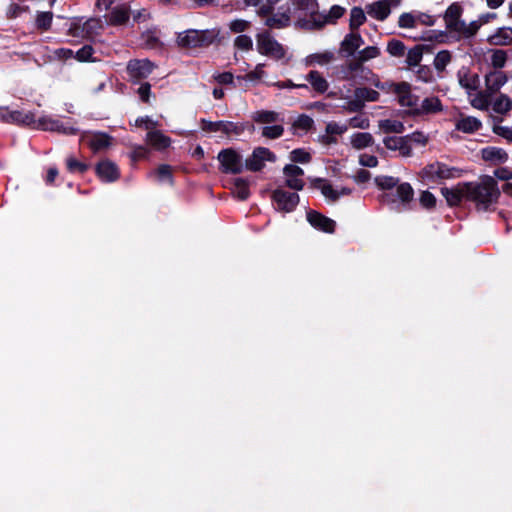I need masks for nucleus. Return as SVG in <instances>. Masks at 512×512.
Wrapping results in <instances>:
<instances>
[{
	"instance_id": "1",
	"label": "nucleus",
	"mask_w": 512,
	"mask_h": 512,
	"mask_svg": "<svg viewBox=\"0 0 512 512\" xmlns=\"http://www.w3.org/2000/svg\"><path fill=\"white\" fill-rule=\"evenodd\" d=\"M464 193L465 198L473 201L479 210H487L500 195L497 182L491 176L482 177L478 182L464 184Z\"/></svg>"
},
{
	"instance_id": "2",
	"label": "nucleus",
	"mask_w": 512,
	"mask_h": 512,
	"mask_svg": "<svg viewBox=\"0 0 512 512\" xmlns=\"http://www.w3.org/2000/svg\"><path fill=\"white\" fill-rule=\"evenodd\" d=\"M462 170L440 161H433L424 166L418 176L423 183L440 184L445 180L459 178Z\"/></svg>"
},
{
	"instance_id": "3",
	"label": "nucleus",
	"mask_w": 512,
	"mask_h": 512,
	"mask_svg": "<svg viewBox=\"0 0 512 512\" xmlns=\"http://www.w3.org/2000/svg\"><path fill=\"white\" fill-rule=\"evenodd\" d=\"M291 3L294 12L298 14L297 17L301 27L321 26L324 22V17L318 13L316 0H291Z\"/></svg>"
},
{
	"instance_id": "4",
	"label": "nucleus",
	"mask_w": 512,
	"mask_h": 512,
	"mask_svg": "<svg viewBox=\"0 0 512 512\" xmlns=\"http://www.w3.org/2000/svg\"><path fill=\"white\" fill-rule=\"evenodd\" d=\"M257 51L264 56L275 60L285 57L286 50L268 31H263L256 35Z\"/></svg>"
},
{
	"instance_id": "5",
	"label": "nucleus",
	"mask_w": 512,
	"mask_h": 512,
	"mask_svg": "<svg viewBox=\"0 0 512 512\" xmlns=\"http://www.w3.org/2000/svg\"><path fill=\"white\" fill-rule=\"evenodd\" d=\"M379 92L367 87L356 88L353 92V99H349L341 108L348 112H358L363 109L365 102L378 101Z\"/></svg>"
},
{
	"instance_id": "6",
	"label": "nucleus",
	"mask_w": 512,
	"mask_h": 512,
	"mask_svg": "<svg viewBox=\"0 0 512 512\" xmlns=\"http://www.w3.org/2000/svg\"><path fill=\"white\" fill-rule=\"evenodd\" d=\"M311 187L320 191L325 200L329 203L337 202L341 197L351 193V189L342 186H333L328 180L315 178L311 180Z\"/></svg>"
},
{
	"instance_id": "7",
	"label": "nucleus",
	"mask_w": 512,
	"mask_h": 512,
	"mask_svg": "<svg viewBox=\"0 0 512 512\" xmlns=\"http://www.w3.org/2000/svg\"><path fill=\"white\" fill-rule=\"evenodd\" d=\"M218 160L221 164V169L225 173L238 174L243 171L242 156L233 149H224L219 152Z\"/></svg>"
},
{
	"instance_id": "8",
	"label": "nucleus",
	"mask_w": 512,
	"mask_h": 512,
	"mask_svg": "<svg viewBox=\"0 0 512 512\" xmlns=\"http://www.w3.org/2000/svg\"><path fill=\"white\" fill-rule=\"evenodd\" d=\"M480 27L481 23L479 21L474 20L470 23H466L464 20L460 19L452 23L446 29L451 34H454L457 40H468L477 34Z\"/></svg>"
},
{
	"instance_id": "9",
	"label": "nucleus",
	"mask_w": 512,
	"mask_h": 512,
	"mask_svg": "<svg viewBox=\"0 0 512 512\" xmlns=\"http://www.w3.org/2000/svg\"><path fill=\"white\" fill-rule=\"evenodd\" d=\"M394 92L399 104L406 107L408 112L414 115V109L418 107L420 98L412 93L411 86L406 82L396 84Z\"/></svg>"
},
{
	"instance_id": "10",
	"label": "nucleus",
	"mask_w": 512,
	"mask_h": 512,
	"mask_svg": "<svg viewBox=\"0 0 512 512\" xmlns=\"http://www.w3.org/2000/svg\"><path fill=\"white\" fill-rule=\"evenodd\" d=\"M414 197L412 186L407 183H399L393 192H383L382 201L387 203L408 204Z\"/></svg>"
},
{
	"instance_id": "11",
	"label": "nucleus",
	"mask_w": 512,
	"mask_h": 512,
	"mask_svg": "<svg viewBox=\"0 0 512 512\" xmlns=\"http://www.w3.org/2000/svg\"><path fill=\"white\" fill-rule=\"evenodd\" d=\"M212 39L213 35H209L206 31L188 30L179 34L178 43L183 47H196L209 44Z\"/></svg>"
},
{
	"instance_id": "12",
	"label": "nucleus",
	"mask_w": 512,
	"mask_h": 512,
	"mask_svg": "<svg viewBox=\"0 0 512 512\" xmlns=\"http://www.w3.org/2000/svg\"><path fill=\"white\" fill-rule=\"evenodd\" d=\"M276 159L275 155L264 147L256 148L252 155L246 159L245 167L250 171H260L266 161L274 162Z\"/></svg>"
},
{
	"instance_id": "13",
	"label": "nucleus",
	"mask_w": 512,
	"mask_h": 512,
	"mask_svg": "<svg viewBox=\"0 0 512 512\" xmlns=\"http://www.w3.org/2000/svg\"><path fill=\"white\" fill-rule=\"evenodd\" d=\"M383 144L386 149L397 152L401 157H411L413 154L412 145L408 143L406 136H386Z\"/></svg>"
},
{
	"instance_id": "14",
	"label": "nucleus",
	"mask_w": 512,
	"mask_h": 512,
	"mask_svg": "<svg viewBox=\"0 0 512 512\" xmlns=\"http://www.w3.org/2000/svg\"><path fill=\"white\" fill-rule=\"evenodd\" d=\"M81 141L87 144L93 152H99L109 148L112 144V137L102 132H85Z\"/></svg>"
},
{
	"instance_id": "15",
	"label": "nucleus",
	"mask_w": 512,
	"mask_h": 512,
	"mask_svg": "<svg viewBox=\"0 0 512 512\" xmlns=\"http://www.w3.org/2000/svg\"><path fill=\"white\" fill-rule=\"evenodd\" d=\"M277 209L284 212H291L299 203V195L296 192H287L276 189L272 196Z\"/></svg>"
},
{
	"instance_id": "16",
	"label": "nucleus",
	"mask_w": 512,
	"mask_h": 512,
	"mask_svg": "<svg viewBox=\"0 0 512 512\" xmlns=\"http://www.w3.org/2000/svg\"><path fill=\"white\" fill-rule=\"evenodd\" d=\"M304 171L297 165L288 164L283 168L284 183L293 190H302L304 187Z\"/></svg>"
},
{
	"instance_id": "17",
	"label": "nucleus",
	"mask_w": 512,
	"mask_h": 512,
	"mask_svg": "<svg viewBox=\"0 0 512 512\" xmlns=\"http://www.w3.org/2000/svg\"><path fill=\"white\" fill-rule=\"evenodd\" d=\"M154 69V64L148 59H135L127 64V72L130 78L140 80L148 77Z\"/></svg>"
},
{
	"instance_id": "18",
	"label": "nucleus",
	"mask_w": 512,
	"mask_h": 512,
	"mask_svg": "<svg viewBox=\"0 0 512 512\" xmlns=\"http://www.w3.org/2000/svg\"><path fill=\"white\" fill-rule=\"evenodd\" d=\"M0 118L8 123H15L27 126L35 125L37 123L32 113L18 110L11 111L7 108L0 109Z\"/></svg>"
},
{
	"instance_id": "19",
	"label": "nucleus",
	"mask_w": 512,
	"mask_h": 512,
	"mask_svg": "<svg viewBox=\"0 0 512 512\" xmlns=\"http://www.w3.org/2000/svg\"><path fill=\"white\" fill-rule=\"evenodd\" d=\"M202 129L204 131L208 132H221L227 136H230L232 134L239 135L242 132V128L239 127L237 124L229 121H207L202 120Z\"/></svg>"
},
{
	"instance_id": "20",
	"label": "nucleus",
	"mask_w": 512,
	"mask_h": 512,
	"mask_svg": "<svg viewBox=\"0 0 512 512\" xmlns=\"http://www.w3.org/2000/svg\"><path fill=\"white\" fill-rule=\"evenodd\" d=\"M37 127L47 131H55L66 135H74L78 130L64 124L62 121L50 117H41L37 120Z\"/></svg>"
},
{
	"instance_id": "21",
	"label": "nucleus",
	"mask_w": 512,
	"mask_h": 512,
	"mask_svg": "<svg viewBox=\"0 0 512 512\" xmlns=\"http://www.w3.org/2000/svg\"><path fill=\"white\" fill-rule=\"evenodd\" d=\"M457 79L459 85L467 91L469 96H472V92L476 91L479 87V76L466 67H462L458 70Z\"/></svg>"
},
{
	"instance_id": "22",
	"label": "nucleus",
	"mask_w": 512,
	"mask_h": 512,
	"mask_svg": "<svg viewBox=\"0 0 512 512\" xmlns=\"http://www.w3.org/2000/svg\"><path fill=\"white\" fill-rule=\"evenodd\" d=\"M391 9L389 2L386 0H378L365 6L367 15L378 21L386 20L391 13Z\"/></svg>"
},
{
	"instance_id": "23",
	"label": "nucleus",
	"mask_w": 512,
	"mask_h": 512,
	"mask_svg": "<svg viewBox=\"0 0 512 512\" xmlns=\"http://www.w3.org/2000/svg\"><path fill=\"white\" fill-rule=\"evenodd\" d=\"M261 16L265 17L264 23L270 28L281 29L289 26L290 24V8H280L278 12L272 15L269 13L268 15Z\"/></svg>"
},
{
	"instance_id": "24",
	"label": "nucleus",
	"mask_w": 512,
	"mask_h": 512,
	"mask_svg": "<svg viewBox=\"0 0 512 512\" xmlns=\"http://www.w3.org/2000/svg\"><path fill=\"white\" fill-rule=\"evenodd\" d=\"M308 88L310 87L317 94H324L329 89V82L318 70H311L305 75Z\"/></svg>"
},
{
	"instance_id": "25",
	"label": "nucleus",
	"mask_w": 512,
	"mask_h": 512,
	"mask_svg": "<svg viewBox=\"0 0 512 512\" xmlns=\"http://www.w3.org/2000/svg\"><path fill=\"white\" fill-rule=\"evenodd\" d=\"M96 173L104 182H114L120 176L117 165L110 160H103L99 162L96 166Z\"/></svg>"
},
{
	"instance_id": "26",
	"label": "nucleus",
	"mask_w": 512,
	"mask_h": 512,
	"mask_svg": "<svg viewBox=\"0 0 512 512\" xmlns=\"http://www.w3.org/2000/svg\"><path fill=\"white\" fill-rule=\"evenodd\" d=\"M508 81L506 74L499 70H494L485 75V89L492 95L498 92Z\"/></svg>"
},
{
	"instance_id": "27",
	"label": "nucleus",
	"mask_w": 512,
	"mask_h": 512,
	"mask_svg": "<svg viewBox=\"0 0 512 512\" xmlns=\"http://www.w3.org/2000/svg\"><path fill=\"white\" fill-rule=\"evenodd\" d=\"M443 107L441 101L436 96L427 97L419 100V105L414 109V115H427L435 114L442 111Z\"/></svg>"
},
{
	"instance_id": "28",
	"label": "nucleus",
	"mask_w": 512,
	"mask_h": 512,
	"mask_svg": "<svg viewBox=\"0 0 512 512\" xmlns=\"http://www.w3.org/2000/svg\"><path fill=\"white\" fill-rule=\"evenodd\" d=\"M335 60V54L332 51H323L318 53H312L307 55L303 59V63L306 67L313 66H327Z\"/></svg>"
},
{
	"instance_id": "29",
	"label": "nucleus",
	"mask_w": 512,
	"mask_h": 512,
	"mask_svg": "<svg viewBox=\"0 0 512 512\" xmlns=\"http://www.w3.org/2000/svg\"><path fill=\"white\" fill-rule=\"evenodd\" d=\"M363 43L364 40L361 35L355 30H351L341 42V51L345 52L347 56H352Z\"/></svg>"
},
{
	"instance_id": "30",
	"label": "nucleus",
	"mask_w": 512,
	"mask_h": 512,
	"mask_svg": "<svg viewBox=\"0 0 512 512\" xmlns=\"http://www.w3.org/2000/svg\"><path fill=\"white\" fill-rule=\"evenodd\" d=\"M482 159L493 164H501L507 161L508 154L499 147H486L481 150Z\"/></svg>"
},
{
	"instance_id": "31",
	"label": "nucleus",
	"mask_w": 512,
	"mask_h": 512,
	"mask_svg": "<svg viewBox=\"0 0 512 512\" xmlns=\"http://www.w3.org/2000/svg\"><path fill=\"white\" fill-rule=\"evenodd\" d=\"M251 118L254 122L263 124L264 126L271 125L273 123L283 122V117H281V114L271 110L255 111L252 114Z\"/></svg>"
},
{
	"instance_id": "32",
	"label": "nucleus",
	"mask_w": 512,
	"mask_h": 512,
	"mask_svg": "<svg viewBox=\"0 0 512 512\" xmlns=\"http://www.w3.org/2000/svg\"><path fill=\"white\" fill-rule=\"evenodd\" d=\"M487 41L491 45L504 46L512 43V29L509 27L498 28L488 36Z\"/></svg>"
},
{
	"instance_id": "33",
	"label": "nucleus",
	"mask_w": 512,
	"mask_h": 512,
	"mask_svg": "<svg viewBox=\"0 0 512 512\" xmlns=\"http://www.w3.org/2000/svg\"><path fill=\"white\" fill-rule=\"evenodd\" d=\"M457 130L463 133H474L482 127L481 121L473 116H461L455 124Z\"/></svg>"
},
{
	"instance_id": "34",
	"label": "nucleus",
	"mask_w": 512,
	"mask_h": 512,
	"mask_svg": "<svg viewBox=\"0 0 512 512\" xmlns=\"http://www.w3.org/2000/svg\"><path fill=\"white\" fill-rule=\"evenodd\" d=\"M131 7L128 4L115 6L109 16V22L113 25H121L128 21Z\"/></svg>"
},
{
	"instance_id": "35",
	"label": "nucleus",
	"mask_w": 512,
	"mask_h": 512,
	"mask_svg": "<svg viewBox=\"0 0 512 512\" xmlns=\"http://www.w3.org/2000/svg\"><path fill=\"white\" fill-rule=\"evenodd\" d=\"M146 141L150 144L154 149L163 150L171 144V140L169 137L164 135L159 130L149 131L146 135Z\"/></svg>"
},
{
	"instance_id": "36",
	"label": "nucleus",
	"mask_w": 512,
	"mask_h": 512,
	"mask_svg": "<svg viewBox=\"0 0 512 512\" xmlns=\"http://www.w3.org/2000/svg\"><path fill=\"white\" fill-rule=\"evenodd\" d=\"M374 143L373 136L368 132H357L351 135L350 144L356 150L370 147Z\"/></svg>"
},
{
	"instance_id": "37",
	"label": "nucleus",
	"mask_w": 512,
	"mask_h": 512,
	"mask_svg": "<svg viewBox=\"0 0 512 512\" xmlns=\"http://www.w3.org/2000/svg\"><path fill=\"white\" fill-rule=\"evenodd\" d=\"M378 128L381 133L401 134L405 131L404 124L396 119H382L378 121Z\"/></svg>"
},
{
	"instance_id": "38",
	"label": "nucleus",
	"mask_w": 512,
	"mask_h": 512,
	"mask_svg": "<svg viewBox=\"0 0 512 512\" xmlns=\"http://www.w3.org/2000/svg\"><path fill=\"white\" fill-rule=\"evenodd\" d=\"M492 94L488 92L486 89L483 91L477 92L471 99L470 104L472 107L486 111L489 106L492 104L491 100Z\"/></svg>"
},
{
	"instance_id": "39",
	"label": "nucleus",
	"mask_w": 512,
	"mask_h": 512,
	"mask_svg": "<svg viewBox=\"0 0 512 512\" xmlns=\"http://www.w3.org/2000/svg\"><path fill=\"white\" fill-rule=\"evenodd\" d=\"M265 64L260 63L257 64L255 69L248 72L247 74L243 76H237L236 80L241 83L242 81L249 82L252 84H258L260 83L263 78L266 76V72L264 71Z\"/></svg>"
},
{
	"instance_id": "40",
	"label": "nucleus",
	"mask_w": 512,
	"mask_h": 512,
	"mask_svg": "<svg viewBox=\"0 0 512 512\" xmlns=\"http://www.w3.org/2000/svg\"><path fill=\"white\" fill-rule=\"evenodd\" d=\"M462 14H463V7L455 2V3H452L445 11L444 13V22H445V27L447 28L448 26H450L452 23L462 19Z\"/></svg>"
},
{
	"instance_id": "41",
	"label": "nucleus",
	"mask_w": 512,
	"mask_h": 512,
	"mask_svg": "<svg viewBox=\"0 0 512 512\" xmlns=\"http://www.w3.org/2000/svg\"><path fill=\"white\" fill-rule=\"evenodd\" d=\"M491 105L494 112L506 114L512 109V99L506 94H500Z\"/></svg>"
},
{
	"instance_id": "42",
	"label": "nucleus",
	"mask_w": 512,
	"mask_h": 512,
	"mask_svg": "<svg viewBox=\"0 0 512 512\" xmlns=\"http://www.w3.org/2000/svg\"><path fill=\"white\" fill-rule=\"evenodd\" d=\"M441 192L451 206L459 204L465 198L464 185L460 189L442 188Z\"/></svg>"
},
{
	"instance_id": "43",
	"label": "nucleus",
	"mask_w": 512,
	"mask_h": 512,
	"mask_svg": "<svg viewBox=\"0 0 512 512\" xmlns=\"http://www.w3.org/2000/svg\"><path fill=\"white\" fill-rule=\"evenodd\" d=\"M366 10L361 7H353L350 11V29L357 30L366 21Z\"/></svg>"
},
{
	"instance_id": "44",
	"label": "nucleus",
	"mask_w": 512,
	"mask_h": 512,
	"mask_svg": "<svg viewBox=\"0 0 512 512\" xmlns=\"http://www.w3.org/2000/svg\"><path fill=\"white\" fill-rule=\"evenodd\" d=\"M157 181L162 184L173 185L172 168L167 164L160 165L154 172Z\"/></svg>"
},
{
	"instance_id": "45",
	"label": "nucleus",
	"mask_w": 512,
	"mask_h": 512,
	"mask_svg": "<svg viewBox=\"0 0 512 512\" xmlns=\"http://www.w3.org/2000/svg\"><path fill=\"white\" fill-rule=\"evenodd\" d=\"M375 183L384 192H393L399 184V179L392 176H377Z\"/></svg>"
},
{
	"instance_id": "46",
	"label": "nucleus",
	"mask_w": 512,
	"mask_h": 512,
	"mask_svg": "<svg viewBox=\"0 0 512 512\" xmlns=\"http://www.w3.org/2000/svg\"><path fill=\"white\" fill-rule=\"evenodd\" d=\"M283 122L273 123L271 125L264 126L261 131V135L268 139H278L284 133Z\"/></svg>"
},
{
	"instance_id": "47",
	"label": "nucleus",
	"mask_w": 512,
	"mask_h": 512,
	"mask_svg": "<svg viewBox=\"0 0 512 512\" xmlns=\"http://www.w3.org/2000/svg\"><path fill=\"white\" fill-rule=\"evenodd\" d=\"M232 194L239 200H246L249 196V188L246 181L237 178L234 181Z\"/></svg>"
},
{
	"instance_id": "48",
	"label": "nucleus",
	"mask_w": 512,
	"mask_h": 512,
	"mask_svg": "<svg viewBox=\"0 0 512 512\" xmlns=\"http://www.w3.org/2000/svg\"><path fill=\"white\" fill-rule=\"evenodd\" d=\"M306 220L309 224H335V221L327 218L316 210L305 209Z\"/></svg>"
},
{
	"instance_id": "49",
	"label": "nucleus",
	"mask_w": 512,
	"mask_h": 512,
	"mask_svg": "<svg viewBox=\"0 0 512 512\" xmlns=\"http://www.w3.org/2000/svg\"><path fill=\"white\" fill-rule=\"evenodd\" d=\"M507 53L504 50L496 49L490 56V64L495 70H499L506 65Z\"/></svg>"
},
{
	"instance_id": "50",
	"label": "nucleus",
	"mask_w": 512,
	"mask_h": 512,
	"mask_svg": "<svg viewBox=\"0 0 512 512\" xmlns=\"http://www.w3.org/2000/svg\"><path fill=\"white\" fill-rule=\"evenodd\" d=\"M451 53L448 50L439 51L434 59V67L437 71L442 72L451 61Z\"/></svg>"
},
{
	"instance_id": "51",
	"label": "nucleus",
	"mask_w": 512,
	"mask_h": 512,
	"mask_svg": "<svg viewBox=\"0 0 512 512\" xmlns=\"http://www.w3.org/2000/svg\"><path fill=\"white\" fill-rule=\"evenodd\" d=\"M380 54V50L376 46H368L359 51L357 60L359 62H366L370 59L376 58Z\"/></svg>"
},
{
	"instance_id": "52",
	"label": "nucleus",
	"mask_w": 512,
	"mask_h": 512,
	"mask_svg": "<svg viewBox=\"0 0 512 512\" xmlns=\"http://www.w3.org/2000/svg\"><path fill=\"white\" fill-rule=\"evenodd\" d=\"M314 121L308 115H300L293 123V127L298 130L308 131L312 128Z\"/></svg>"
},
{
	"instance_id": "53",
	"label": "nucleus",
	"mask_w": 512,
	"mask_h": 512,
	"mask_svg": "<svg viewBox=\"0 0 512 512\" xmlns=\"http://www.w3.org/2000/svg\"><path fill=\"white\" fill-rule=\"evenodd\" d=\"M387 51L394 57H401L405 53V45L399 40H391L388 42Z\"/></svg>"
},
{
	"instance_id": "54",
	"label": "nucleus",
	"mask_w": 512,
	"mask_h": 512,
	"mask_svg": "<svg viewBox=\"0 0 512 512\" xmlns=\"http://www.w3.org/2000/svg\"><path fill=\"white\" fill-rule=\"evenodd\" d=\"M401 28H415L417 26V18L414 13H402L398 20Z\"/></svg>"
},
{
	"instance_id": "55",
	"label": "nucleus",
	"mask_w": 512,
	"mask_h": 512,
	"mask_svg": "<svg viewBox=\"0 0 512 512\" xmlns=\"http://www.w3.org/2000/svg\"><path fill=\"white\" fill-rule=\"evenodd\" d=\"M422 56V49L419 46H416L408 51L406 62L409 66H416L422 60Z\"/></svg>"
},
{
	"instance_id": "56",
	"label": "nucleus",
	"mask_w": 512,
	"mask_h": 512,
	"mask_svg": "<svg viewBox=\"0 0 512 512\" xmlns=\"http://www.w3.org/2000/svg\"><path fill=\"white\" fill-rule=\"evenodd\" d=\"M420 205L425 209H432L436 206V197L429 191H423L419 198Z\"/></svg>"
},
{
	"instance_id": "57",
	"label": "nucleus",
	"mask_w": 512,
	"mask_h": 512,
	"mask_svg": "<svg viewBox=\"0 0 512 512\" xmlns=\"http://www.w3.org/2000/svg\"><path fill=\"white\" fill-rule=\"evenodd\" d=\"M349 126L352 128L367 129L370 126V121L365 115L360 114L349 119Z\"/></svg>"
},
{
	"instance_id": "58",
	"label": "nucleus",
	"mask_w": 512,
	"mask_h": 512,
	"mask_svg": "<svg viewBox=\"0 0 512 512\" xmlns=\"http://www.w3.org/2000/svg\"><path fill=\"white\" fill-rule=\"evenodd\" d=\"M234 46L240 50L249 51L253 47V42L248 35H239L234 40Z\"/></svg>"
},
{
	"instance_id": "59",
	"label": "nucleus",
	"mask_w": 512,
	"mask_h": 512,
	"mask_svg": "<svg viewBox=\"0 0 512 512\" xmlns=\"http://www.w3.org/2000/svg\"><path fill=\"white\" fill-rule=\"evenodd\" d=\"M67 168L70 172H80L83 173L87 170L88 166L82 162H79L77 159L73 157H69L66 160Z\"/></svg>"
},
{
	"instance_id": "60",
	"label": "nucleus",
	"mask_w": 512,
	"mask_h": 512,
	"mask_svg": "<svg viewBox=\"0 0 512 512\" xmlns=\"http://www.w3.org/2000/svg\"><path fill=\"white\" fill-rule=\"evenodd\" d=\"M293 162L308 163L311 159L310 154L303 149H295L291 152L290 156Z\"/></svg>"
},
{
	"instance_id": "61",
	"label": "nucleus",
	"mask_w": 512,
	"mask_h": 512,
	"mask_svg": "<svg viewBox=\"0 0 512 512\" xmlns=\"http://www.w3.org/2000/svg\"><path fill=\"white\" fill-rule=\"evenodd\" d=\"M250 26V22L243 19H236L230 22L229 28L234 33H242Z\"/></svg>"
},
{
	"instance_id": "62",
	"label": "nucleus",
	"mask_w": 512,
	"mask_h": 512,
	"mask_svg": "<svg viewBox=\"0 0 512 512\" xmlns=\"http://www.w3.org/2000/svg\"><path fill=\"white\" fill-rule=\"evenodd\" d=\"M359 164L364 167L373 168L378 165V159L374 155L363 153L359 156Z\"/></svg>"
},
{
	"instance_id": "63",
	"label": "nucleus",
	"mask_w": 512,
	"mask_h": 512,
	"mask_svg": "<svg viewBox=\"0 0 512 512\" xmlns=\"http://www.w3.org/2000/svg\"><path fill=\"white\" fill-rule=\"evenodd\" d=\"M92 54L93 48L89 45H85L76 52L75 58L79 61H89L92 58Z\"/></svg>"
},
{
	"instance_id": "64",
	"label": "nucleus",
	"mask_w": 512,
	"mask_h": 512,
	"mask_svg": "<svg viewBox=\"0 0 512 512\" xmlns=\"http://www.w3.org/2000/svg\"><path fill=\"white\" fill-rule=\"evenodd\" d=\"M493 132L498 136L512 142V129L506 126L494 125Z\"/></svg>"
}]
</instances>
